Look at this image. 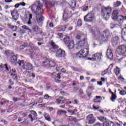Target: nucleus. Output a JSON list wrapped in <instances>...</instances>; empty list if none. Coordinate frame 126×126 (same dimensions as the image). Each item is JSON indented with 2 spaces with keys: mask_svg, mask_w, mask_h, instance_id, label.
Here are the masks:
<instances>
[{
  "mask_svg": "<svg viewBox=\"0 0 126 126\" xmlns=\"http://www.w3.org/2000/svg\"><path fill=\"white\" fill-rule=\"evenodd\" d=\"M29 8H31L32 12L34 13H43L44 10L43 9V4L40 1H37L34 2L32 5L29 7Z\"/></svg>",
  "mask_w": 126,
  "mask_h": 126,
  "instance_id": "1",
  "label": "nucleus"
},
{
  "mask_svg": "<svg viewBox=\"0 0 126 126\" xmlns=\"http://www.w3.org/2000/svg\"><path fill=\"white\" fill-rule=\"evenodd\" d=\"M18 63L20 66H22L24 69H26V70H31L33 68L32 64L27 63H24V60L18 61Z\"/></svg>",
  "mask_w": 126,
  "mask_h": 126,
  "instance_id": "2",
  "label": "nucleus"
},
{
  "mask_svg": "<svg viewBox=\"0 0 126 126\" xmlns=\"http://www.w3.org/2000/svg\"><path fill=\"white\" fill-rule=\"evenodd\" d=\"M89 54V49L88 48H84L80 50L77 54V56L79 59H83V58H86Z\"/></svg>",
  "mask_w": 126,
  "mask_h": 126,
  "instance_id": "3",
  "label": "nucleus"
},
{
  "mask_svg": "<svg viewBox=\"0 0 126 126\" xmlns=\"http://www.w3.org/2000/svg\"><path fill=\"white\" fill-rule=\"evenodd\" d=\"M64 43L66 45L67 47L69 50H72L74 49V41H70L68 37H66L64 38Z\"/></svg>",
  "mask_w": 126,
  "mask_h": 126,
  "instance_id": "4",
  "label": "nucleus"
},
{
  "mask_svg": "<svg viewBox=\"0 0 126 126\" xmlns=\"http://www.w3.org/2000/svg\"><path fill=\"white\" fill-rule=\"evenodd\" d=\"M117 54L119 56H123L126 53V46L124 45L119 46L116 50Z\"/></svg>",
  "mask_w": 126,
  "mask_h": 126,
  "instance_id": "5",
  "label": "nucleus"
},
{
  "mask_svg": "<svg viewBox=\"0 0 126 126\" xmlns=\"http://www.w3.org/2000/svg\"><path fill=\"white\" fill-rule=\"evenodd\" d=\"M102 13L103 16H105V13L106 14V17H104L105 20H108L109 18H110V14L111 13V8L110 7H104L102 9Z\"/></svg>",
  "mask_w": 126,
  "mask_h": 126,
  "instance_id": "6",
  "label": "nucleus"
},
{
  "mask_svg": "<svg viewBox=\"0 0 126 126\" xmlns=\"http://www.w3.org/2000/svg\"><path fill=\"white\" fill-rule=\"evenodd\" d=\"M94 19V14L92 13H89L84 17V20L85 22H92Z\"/></svg>",
  "mask_w": 126,
  "mask_h": 126,
  "instance_id": "7",
  "label": "nucleus"
},
{
  "mask_svg": "<svg viewBox=\"0 0 126 126\" xmlns=\"http://www.w3.org/2000/svg\"><path fill=\"white\" fill-rule=\"evenodd\" d=\"M11 14L12 15L13 20H14L15 21H17V20H18V17H19V16L18 15V11H17V9H14L13 10H12L11 11Z\"/></svg>",
  "mask_w": 126,
  "mask_h": 126,
  "instance_id": "8",
  "label": "nucleus"
},
{
  "mask_svg": "<svg viewBox=\"0 0 126 126\" xmlns=\"http://www.w3.org/2000/svg\"><path fill=\"white\" fill-rule=\"evenodd\" d=\"M87 120L89 122V125H92V124H94V123L96 122V118L93 114L88 115Z\"/></svg>",
  "mask_w": 126,
  "mask_h": 126,
  "instance_id": "9",
  "label": "nucleus"
},
{
  "mask_svg": "<svg viewBox=\"0 0 126 126\" xmlns=\"http://www.w3.org/2000/svg\"><path fill=\"white\" fill-rule=\"evenodd\" d=\"M66 56L65 54V51L62 49H59L56 52V57L57 58H64Z\"/></svg>",
  "mask_w": 126,
  "mask_h": 126,
  "instance_id": "10",
  "label": "nucleus"
},
{
  "mask_svg": "<svg viewBox=\"0 0 126 126\" xmlns=\"http://www.w3.org/2000/svg\"><path fill=\"white\" fill-rule=\"evenodd\" d=\"M43 13H35V15L36 16V21L38 23V24L41 23L42 21H44V16L42 15Z\"/></svg>",
  "mask_w": 126,
  "mask_h": 126,
  "instance_id": "11",
  "label": "nucleus"
},
{
  "mask_svg": "<svg viewBox=\"0 0 126 126\" xmlns=\"http://www.w3.org/2000/svg\"><path fill=\"white\" fill-rule=\"evenodd\" d=\"M102 57V54L96 53L93 55L92 58H89L91 61H97V60H100Z\"/></svg>",
  "mask_w": 126,
  "mask_h": 126,
  "instance_id": "12",
  "label": "nucleus"
},
{
  "mask_svg": "<svg viewBox=\"0 0 126 126\" xmlns=\"http://www.w3.org/2000/svg\"><path fill=\"white\" fill-rule=\"evenodd\" d=\"M29 118L31 119V122H33V121H34L36 120V117H37V113L36 112L34 111H32L31 114H30L29 115Z\"/></svg>",
  "mask_w": 126,
  "mask_h": 126,
  "instance_id": "13",
  "label": "nucleus"
},
{
  "mask_svg": "<svg viewBox=\"0 0 126 126\" xmlns=\"http://www.w3.org/2000/svg\"><path fill=\"white\" fill-rule=\"evenodd\" d=\"M0 70L2 71L3 70H6V71H9V68L7 66V64H4L0 65Z\"/></svg>",
  "mask_w": 126,
  "mask_h": 126,
  "instance_id": "14",
  "label": "nucleus"
},
{
  "mask_svg": "<svg viewBox=\"0 0 126 126\" xmlns=\"http://www.w3.org/2000/svg\"><path fill=\"white\" fill-rule=\"evenodd\" d=\"M62 63L59 64L56 66V69L57 71H62L63 72H65L66 71L64 68L61 69V67H63V65H62Z\"/></svg>",
  "mask_w": 126,
  "mask_h": 126,
  "instance_id": "15",
  "label": "nucleus"
},
{
  "mask_svg": "<svg viewBox=\"0 0 126 126\" xmlns=\"http://www.w3.org/2000/svg\"><path fill=\"white\" fill-rule=\"evenodd\" d=\"M118 15H119V11L118 10H114L112 13V19L115 21L117 20Z\"/></svg>",
  "mask_w": 126,
  "mask_h": 126,
  "instance_id": "16",
  "label": "nucleus"
},
{
  "mask_svg": "<svg viewBox=\"0 0 126 126\" xmlns=\"http://www.w3.org/2000/svg\"><path fill=\"white\" fill-rule=\"evenodd\" d=\"M10 62L12 63V64H15L16 63V62H17V57L15 55H13L11 57L10 59Z\"/></svg>",
  "mask_w": 126,
  "mask_h": 126,
  "instance_id": "17",
  "label": "nucleus"
},
{
  "mask_svg": "<svg viewBox=\"0 0 126 126\" xmlns=\"http://www.w3.org/2000/svg\"><path fill=\"white\" fill-rule=\"evenodd\" d=\"M65 100V98L64 97L60 96V97L56 99V102L58 104H60V103H62V104L64 103V101Z\"/></svg>",
  "mask_w": 126,
  "mask_h": 126,
  "instance_id": "18",
  "label": "nucleus"
},
{
  "mask_svg": "<svg viewBox=\"0 0 126 126\" xmlns=\"http://www.w3.org/2000/svg\"><path fill=\"white\" fill-rule=\"evenodd\" d=\"M122 37L124 41H126V28H124L122 29Z\"/></svg>",
  "mask_w": 126,
  "mask_h": 126,
  "instance_id": "19",
  "label": "nucleus"
},
{
  "mask_svg": "<svg viewBox=\"0 0 126 126\" xmlns=\"http://www.w3.org/2000/svg\"><path fill=\"white\" fill-rule=\"evenodd\" d=\"M61 74H62L61 73L56 74V72H54L53 74H51V77L54 79L57 78V79H61Z\"/></svg>",
  "mask_w": 126,
  "mask_h": 126,
  "instance_id": "20",
  "label": "nucleus"
},
{
  "mask_svg": "<svg viewBox=\"0 0 126 126\" xmlns=\"http://www.w3.org/2000/svg\"><path fill=\"white\" fill-rule=\"evenodd\" d=\"M85 43H86V39H84L83 40L79 41L77 44V46L78 48H81L84 46Z\"/></svg>",
  "mask_w": 126,
  "mask_h": 126,
  "instance_id": "21",
  "label": "nucleus"
},
{
  "mask_svg": "<svg viewBox=\"0 0 126 126\" xmlns=\"http://www.w3.org/2000/svg\"><path fill=\"white\" fill-rule=\"evenodd\" d=\"M116 20H118L120 24H122L124 22V20H125V17L123 16H118L116 18Z\"/></svg>",
  "mask_w": 126,
  "mask_h": 126,
  "instance_id": "22",
  "label": "nucleus"
},
{
  "mask_svg": "<svg viewBox=\"0 0 126 126\" xmlns=\"http://www.w3.org/2000/svg\"><path fill=\"white\" fill-rule=\"evenodd\" d=\"M110 73H111V68L109 67L108 68L102 72L101 75H102V76L105 75V74L109 75Z\"/></svg>",
  "mask_w": 126,
  "mask_h": 126,
  "instance_id": "23",
  "label": "nucleus"
},
{
  "mask_svg": "<svg viewBox=\"0 0 126 126\" xmlns=\"http://www.w3.org/2000/svg\"><path fill=\"white\" fill-rule=\"evenodd\" d=\"M7 26H8V28H9L10 29H11V30H12V31H13V32H15V31H16V30H17V26H12L11 25H10L9 24H8L7 25Z\"/></svg>",
  "mask_w": 126,
  "mask_h": 126,
  "instance_id": "24",
  "label": "nucleus"
},
{
  "mask_svg": "<svg viewBox=\"0 0 126 126\" xmlns=\"http://www.w3.org/2000/svg\"><path fill=\"white\" fill-rule=\"evenodd\" d=\"M47 66H50L51 67H55L56 66V63L54 61H50L47 64Z\"/></svg>",
  "mask_w": 126,
  "mask_h": 126,
  "instance_id": "25",
  "label": "nucleus"
},
{
  "mask_svg": "<svg viewBox=\"0 0 126 126\" xmlns=\"http://www.w3.org/2000/svg\"><path fill=\"white\" fill-rule=\"evenodd\" d=\"M103 36H105L106 40H108V38L110 36V32L108 30H106L103 32Z\"/></svg>",
  "mask_w": 126,
  "mask_h": 126,
  "instance_id": "26",
  "label": "nucleus"
},
{
  "mask_svg": "<svg viewBox=\"0 0 126 126\" xmlns=\"http://www.w3.org/2000/svg\"><path fill=\"white\" fill-rule=\"evenodd\" d=\"M29 20L28 22V25H31L32 24V22L31 21H32V18H33V15L32 14H29Z\"/></svg>",
  "mask_w": 126,
  "mask_h": 126,
  "instance_id": "27",
  "label": "nucleus"
},
{
  "mask_svg": "<svg viewBox=\"0 0 126 126\" xmlns=\"http://www.w3.org/2000/svg\"><path fill=\"white\" fill-rule=\"evenodd\" d=\"M116 75H119L121 73V69L119 67L116 66V68L114 70Z\"/></svg>",
  "mask_w": 126,
  "mask_h": 126,
  "instance_id": "28",
  "label": "nucleus"
},
{
  "mask_svg": "<svg viewBox=\"0 0 126 126\" xmlns=\"http://www.w3.org/2000/svg\"><path fill=\"white\" fill-rule=\"evenodd\" d=\"M91 32L93 34L94 36V38H97L98 37V31L92 29L91 31Z\"/></svg>",
  "mask_w": 126,
  "mask_h": 126,
  "instance_id": "29",
  "label": "nucleus"
},
{
  "mask_svg": "<svg viewBox=\"0 0 126 126\" xmlns=\"http://www.w3.org/2000/svg\"><path fill=\"white\" fill-rule=\"evenodd\" d=\"M58 115L59 116H61V115H66V111L63 110H59L57 112Z\"/></svg>",
  "mask_w": 126,
  "mask_h": 126,
  "instance_id": "30",
  "label": "nucleus"
},
{
  "mask_svg": "<svg viewBox=\"0 0 126 126\" xmlns=\"http://www.w3.org/2000/svg\"><path fill=\"white\" fill-rule=\"evenodd\" d=\"M51 45L53 49H59V46L56 44V43L54 41H52L51 42Z\"/></svg>",
  "mask_w": 126,
  "mask_h": 126,
  "instance_id": "31",
  "label": "nucleus"
},
{
  "mask_svg": "<svg viewBox=\"0 0 126 126\" xmlns=\"http://www.w3.org/2000/svg\"><path fill=\"white\" fill-rule=\"evenodd\" d=\"M68 120L70 122H77V119H76V118L72 116H69L68 117Z\"/></svg>",
  "mask_w": 126,
  "mask_h": 126,
  "instance_id": "32",
  "label": "nucleus"
},
{
  "mask_svg": "<svg viewBox=\"0 0 126 126\" xmlns=\"http://www.w3.org/2000/svg\"><path fill=\"white\" fill-rule=\"evenodd\" d=\"M122 4V2L120 1H117L116 2H114L113 4V6L114 7H119Z\"/></svg>",
  "mask_w": 126,
  "mask_h": 126,
  "instance_id": "33",
  "label": "nucleus"
},
{
  "mask_svg": "<svg viewBox=\"0 0 126 126\" xmlns=\"http://www.w3.org/2000/svg\"><path fill=\"white\" fill-rule=\"evenodd\" d=\"M111 93L112 94L111 101H112V102H115V100H117V95L112 92H111Z\"/></svg>",
  "mask_w": 126,
  "mask_h": 126,
  "instance_id": "34",
  "label": "nucleus"
},
{
  "mask_svg": "<svg viewBox=\"0 0 126 126\" xmlns=\"http://www.w3.org/2000/svg\"><path fill=\"white\" fill-rule=\"evenodd\" d=\"M106 57H107V59H110V57H111V49L108 48L107 49V51L106 53Z\"/></svg>",
  "mask_w": 126,
  "mask_h": 126,
  "instance_id": "35",
  "label": "nucleus"
},
{
  "mask_svg": "<svg viewBox=\"0 0 126 126\" xmlns=\"http://www.w3.org/2000/svg\"><path fill=\"white\" fill-rule=\"evenodd\" d=\"M67 16H68V15L65 13V12H64V14L63 15V21H65L66 20H67V18H68L67 17Z\"/></svg>",
  "mask_w": 126,
  "mask_h": 126,
  "instance_id": "36",
  "label": "nucleus"
},
{
  "mask_svg": "<svg viewBox=\"0 0 126 126\" xmlns=\"http://www.w3.org/2000/svg\"><path fill=\"white\" fill-rule=\"evenodd\" d=\"M44 117L46 120L48 121V122H51V117H50V115H49V114L45 113Z\"/></svg>",
  "mask_w": 126,
  "mask_h": 126,
  "instance_id": "37",
  "label": "nucleus"
},
{
  "mask_svg": "<svg viewBox=\"0 0 126 126\" xmlns=\"http://www.w3.org/2000/svg\"><path fill=\"white\" fill-rule=\"evenodd\" d=\"M65 29H66L65 26H63L61 28H58L59 31H65Z\"/></svg>",
  "mask_w": 126,
  "mask_h": 126,
  "instance_id": "38",
  "label": "nucleus"
},
{
  "mask_svg": "<svg viewBox=\"0 0 126 126\" xmlns=\"http://www.w3.org/2000/svg\"><path fill=\"white\" fill-rule=\"evenodd\" d=\"M98 119H99V121H100V122H103L105 123L107 121V120H106V118H105L103 116L99 117L98 118Z\"/></svg>",
  "mask_w": 126,
  "mask_h": 126,
  "instance_id": "39",
  "label": "nucleus"
},
{
  "mask_svg": "<svg viewBox=\"0 0 126 126\" xmlns=\"http://www.w3.org/2000/svg\"><path fill=\"white\" fill-rule=\"evenodd\" d=\"M68 113H69L70 115L71 116H72V115H75L76 113L73 111V110H72L71 109H68L67 110Z\"/></svg>",
  "mask_w": 126,
  "mask_h": 126,
  "instance_id": "40",
  "label": "nucleus"
},
{
  "mask_svg": "<svg viewBox=\"0 0 126 126\" xmlns=\"http://www.w3.org/2000/svg\"><path fill=\"white\" fill-rule=\"evenodd\" d=\"M23 29H24L25 30L29 31L30 32H31V30L28 28V27L26 26H23L22 27Z\"/></svg>",
  "mask_w": 126,
  "mask_h": 126,
  "instance_id": "41",
  "label": "nucleus"
},
{
  "mask_svg": "<svg viewBox=\"0 0 126 126\" xmlns=\"http://www.w3.org/2000/svg\"><path fill=\"white\" fill-rule=\"evenodd\" d=\"M57 4H58V2L55 1V0H52L50 2V5H57Z\"/></svg>",
  "mask_w": 126,
  "mask_h": 126,
  "instance_id": "42",
  "label": "nucleus"
},
{
  "mask_svg": "<svg viewBox=\"0 0 126 126\" xmlns=\"http://www.w3.org/2000/svg\"><path fill=\"white\" fill-rule=\"evenodd\" d=\"M44 98L46 100H49V99H52V96H50L48 94H45L44 96Z\"/></svg>",
  "mask_w": 126,
  "mask_h": 126,
  "instance_id": "43",
  "label": "nucleus"
},
{
  "mask_svg": "<svg viewBox=\"0 0 126 126\" xmlns=\"http://www.w3.org/2000/svg\"><path fill=\"white\" fill-rule=\"evenodd\" d=\"M33 32H38L39 31V28L38 26H35L34 28L32 29Z\"/></svg>",
  "mask_w": 126,
  "mask_h": 126,
  "instance_id": "44",
  "label": "nucleus"
},
{
  "mask_svg": "<svg viewBox=\"0 0 126 126\" xmlns=\"http://www.w3.org/2000/svg\"><path fill=\"white\" fill-rule=\"evenodd\" d=\"M120 94L122 95H126V91L125 90H121L120 92Z\"/></svg>",
  "mask_w": 126,
  "mask_h": 126,
  "instance_id": "45",
  "label": "nucleus"
},
{
  "mask_svg": "<svg viewBox=\"0 0 126 126\" xmlns=\"http://www.w3.org/2000/svg\"><path fill=\"white\" fill-rule=\"evenodd\" d=\"M11 76H12V78L14 79H17V76L16 74L11 73Z\"/></svg>",
  "mask_w": 126,
  "mask_h": 126,
  "instance_id": "46",
  "label": "nucleus"
},
{
  "mask_svg": "<svg viewBox=\"0 0 126 126\" xmlns=\"http://www.w3.org/2000/svg\"><path fill=\"white\" fill-rule=\"evenodd\" d=\"M28 45L27 44H26L25 45H22L20 46V49L21 50H23L25 48V47H27Z\"/></svg>",
  "mask_w": 126,
  "mask_h": 126,
  "instance_id": "47",
  "label": "nucleus"
},
{
  "mask_svg": "<svg viewBox=\"0 0 126 126\" xmlns=\"http://www.w3.org/2000/svg\"><path fill=\"white\" fill-rule=\"evenodd\" d=\"M77 25H78V26H81V25H82V22H81V20H78Z\"/></svg>",
  "mask_w": 126,
  "mask_h": 126,
  "instance_id": "48",
  "label": "nucleus"
},
{
  "mask_svg": "<svg viewBox=\"0 0 126 126\" xmlns=\"http://www.w3.org/2000/svg\"><path fill=\"white\" fill-rule=\"evenodd\" d=\"M119 80H120L121 81H124L125 78H124L122 76H120L118 77Z\"/></svg>",
  "mask_w": 126,
  "mask_h": 126,
  "instance_id": "49",
  "label": "nucleus"
},
{
  "mask_svg": "<svg viewBox=\"0 0 126 126\" xmlns=\"http://www.w3.org/2000/svg\"><path fill=\"white\" fill-rule=\"evenodd\" d=\"M49 61H50V60H49L48 59H46L45 60L42 62V63L43 64L45 63H49Z\"/></svg>",
  "mask_w": 126,
  "mask_h": 126,
  "instance_id": "50",
  "label": "nucleus"
},
{
  "mask_svg": "<svg viewBox=\"0 0 126 126\" xmlns=\"http://www.w3.org/2000/svg\"><path fill=\"white\" fill-rule=\"evenodd\" d=\"M23 125H25L26 126H27V125L29 124V123L27 121H24L21 123Z\"/></svg>",
  "mask_w": 126,
  "mask_h": 126,
  "instance_id": "51",
  "label": "nucleus"
},
{
  "mask_svg": "<svg viewBox=\"0 0 126 126\" xmlns=\"http://www.w3.org/2000/svg\"><path fill=\"white\" fill-rule=\"evenodd\" d=\"M20 5H22V6H25L26 3L24 2H22L19 3Z\"/></svg>",
  "mask_w": 126,
  "mask_h": 126,
  "instance_id": "52",
  "label": "nucleus"
},
{
  "mask_svg": "<svg viewBox=\"0 0 126 126\" xmlns=\"http://www.w3.org/2000/svg\"><path fill=\"white\" fill-rule=\"evenodd\" d=\"M1 123H3L4 125H7V122H6V121L5 120H1Z\"/></svg>",
  "mask_w": 126,
  "mask_h": 126,
  "instance_id": "53",
  "label": "nucleus"
},
{
  "mask_svg": "<svg viewBox=\"0 0 126 126\" xmlns=\"http://www.w3.org/2000/svg\"><path fill=\"white\" fill-rule=\"evenodd\" d=\"M103 126H111V125L108 122H106L103 124Z\"/></svg>",
  "mask_w": 126,
  "mask_h": 126,
  "instance_id": "54",
  "label": "nucleus"
},
{
  "mask_svg": "<svg viewBox=\"0 0 126 126\" xmlns=\"http://www.w3.org/2000/svg\"><path fill=\"white\" fill-rule=\"evenodd\" d=\"M16 72V71L15 70V69H12L11 71L10 72V73H15Z\"/></svg>",
  "mask_w": 126,
  "mask_h": 126,
  "instance_id": "55",
  "label": "nucleus"
},
{
  "mask_svg": "<svg viewBox=\"0 0 126 126\" xmlns=\"http://www.w3.org/2000/svg\"><path fill=\"white\" fill-rule=\"evenodd\" d=\"M102 124H100L99 123H97L94 125V126H101Z\"/></svg>",
  "mask_w": 126,
  "mask_h": 126,
  "instance_id": "56",
  "label": "nucleus"
},
{
  "mask_svg": "<svg viewBox=\"0 0 126 126\" xmlns=\"http://www.w3.org/2000/svg\"><path fill=\"white\" fill-rule=\"evenodd\" d=\"M20 5H19V3H17L14 5L15 8H18Z\"/></svg>",
  "mask_w": 126,
  "mask_h": 126,
  "instance_id": "57",
  "label": "nucleus"
},
{
  "mask_svg": "<svg viewBox=\"0 0 126 126\" xmlns=\"http://www.w3.org/2000/svg\"><path fill=\"white\" fill-rule=\"evenodd\" d=\"M87 9H88V6H87L86 7H84L83 9V10L84 11H86V10H87Z\"/></svg>",
  "mask_w": 126,
  "mask_h": 126,
  "instance_id": "58",
  "label": "nucleus"
},
{
  "mask_svg": "<svg viewBox=\"0 0 126 126\" xmlns=\"http://www.w3.org/2000/svg\"><path fill=\"white\" fill-rule=\"evenodd\" d=\"M80 38H81V36L79 34L77 35V36H76V39H77L78 40H79Z\"/></svg>",
  "mask_w": 126,
  "mask_h": 126,
  "instance_id": "59",
  "label": "nucleus"
},
{
  "mask_svg": "<svg viewBox=\"0 0 126 126\" xmlns=\"http://www.w3.org/2000/svg\"><path fill=\"white\" fill-rule=\"evenodd\" d=\"M6 103V101H4L3 102H0V105H4V104Z\"/></svg>",
  "mask_w": 126,
  "mask_h": 126,
  "instance_id": "60",
  "label": "nucleus"
},
{
  "mask_svg": "<svg viewBox=\"0 0 126 126\" xmlns=\"http://www.w3.org/2000/svg\"><path fill=\"white\" fill-rule=\"evenodd\" d=\"M49 27H50L51 28H53V27H54V25H53L52 23L49 24Z\"/></svg>",
  "mask_w": 126,
  "mask_h": 126,
  "instance_id": "61",
  "label": "nucleus"
},
{
  "mask_svg": "<svg viewBox=\"0 0 126 126\" xmlns=\"http://www.w3.org/2000/svg\"><path fill=\"white\" fill-rule=\"evenodd\" d=\"M83 94V91L82 90L80 89L79 90V94H80V95H81V94Z\"/></svg>",
  "mask_w": 126,
  "mask_h": 126,
  "instance_id": "62",
  "label": "nucleus"
},
{
  "mask_svg": "<svg viewBox=\"0 0 126 126\" xmlns=\"http://www.w3.org/2000/svg\"><path fill=\"white\" fill-rule=\"evenodd\" d=\"M12 0H5V2H11Z\"/></svg>",
  "mask_w": 126,
  "mask_h": 126,
  "instance_id": "63",
  "label": "nucleus"
},
{
  "mask_svg": "<svg viewBox=\"0 0 126 126\" xmlns=\"http://www.w3.org/2000/svg\"><path fill=\"white\" fill-rule=\"evenodd\" d=\"M97 84H99V85H102V84H103V82H102V81L100 82H97Z\"/></svg>",
  "mask_w": 126,
  "mask_h": 126,
  "instance_id": "64",
  "label": "nucleus"
}]
</instances>
